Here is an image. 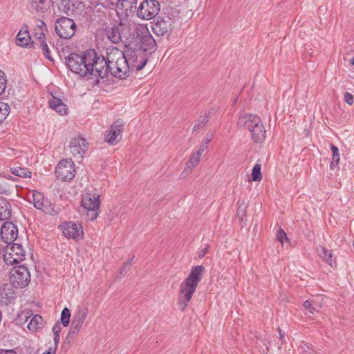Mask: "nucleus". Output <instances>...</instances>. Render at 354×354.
<instances>
[{
	"mask_svg": "<svg viewBox=\"0 0 354 354\" xmlns=\"http://www.w3.org/2000/svg\"><path fill=\"white\" fill-rule=\"evenodd\" d=\"M319 256L322 258L327 264L331 268H335L337 266V263L335 259H333L331 251L327 250L324 247H320L317 250Z\"/></svg>",
	"mask_w": 354,
	"mask_h": 354,
	"instance_id": "obj_25",
	"label": "nucleus"
},
{
	"mask_svg": "<svg viewBox=\"0 0 354 354\" xmlns=\"http://www.w3.org/2000/svg\"><path fill=\"white\" fill-rule=\"evenodd\" d=\"M351 62L353 65H354V57L351 59Z\"/></svg>",
	"mask_w": 354,
	"mask_h": 354,
	"instance_id": "obj_52",
	"label": "nucleus"
},
{
	"mask_svg": "<svg viewBox=\"0 0 354 354\" xmlns=\"http://www.w3.org/2000/svg\"><path fill=\"white\" fill-rule=\"evenodd\" d=\"M176 26L174 21H171L168 18H161L152 26V30L154 34L158 36H164L169 35Z\"/></svg>",
	"mask_w": 354,
	"mask_h": 354,
	"instance_id": "obj_19",
	"label": "nucleus"
},
{
	"mask_svg": "<svg viewBox=\"0 0 354 354\" xmlns=\"http://www.w3.org/2000/svg\"><path fill=\"white\" fill-rule=\"evenodd\" d=\"M123 127V122L120 120H117L111 125L110 129L106 131L105 134V140L111 145H115L121 138V133Z\"/></svg>",
	"mask_w": 354,
	"mask_h": 354,
	"instance_id": "obj_20",
	"label": "nucleus"
},
{
	"mask_svg": "<svg viewBox=\"0 0 354 354\" xmlns=\"http://www.w3.org/2000/svg\"><path fill=\"white\" fill-rule=\"evenodd\" d=\"M94 56L93 60L89 64L88 75L104 78L109 73L107 56L105 58L104 56L98 55L95 50Z\"/></svg>",
	"mask_w": 354,
	"mask_h": 354,
	"instance_id": "obj_7",
	"label": "nucleus"
},
{
	"mask_svg": "<svg viewBox=\"0 0 354 354\" xmlns=\"http://www.w3.org/2000/svg\"><path fill=\"white\" fill-rule=\"evenodd\" d=\"M202 153L203 152L198 150L192 154L189 160L186 164L185 167L180 174L181 177H186L189 174L191 173L193 169L198 164L201 158Z\"/></svg>",
	"mask_w": 354,
	"mask_h": 354,
	"instance_id": "obj_24",
	"label": "nucleus"
},
{
	"mask_svg": "<svg viewBox=\"0 0 354 354\" xmlns=\"http://www.w3.org/2000/svg\"><path fill=\"white\" fill-rule=\"evenodd\" d=\"M107 39L113 44H118L121 41V35L119 28L113 26L106 30Z\"/></svg>",
	"mask_w": 354,
	"mask_h": 354,
	"instance_id": "obj_27",
	"label": "nucleus"
},
{
	"mask_svg": "<svg viewBox=\"0 0 354 354\" xmlns=\"http://www.w3.org/2000/svg\"><path fill=\"white\" fill-rule=\"evenodd\" d=\"M71 311L68 308H64L61 313V322L64 327L69 325L71 320Z\"/></svg>",
	"mask_w": 354,
	"mask_h": 354,
	"instance_id": "obj_38",
	"label": "nucleus"
},
{
	"mask_svg": "<svg viewBox=\"0 0 354 354\" xmlns=\"http://www.w3.org/2000/svg\"><path fill=\"white\" fill-rule=\"evenodd\" d=\"M42 354H56L55 348H49L48 351L43 353Z\"/></svg>",
	"mask_w": 354,
	"mask_h": 354,
	"instance_id": "obj_49",
	"label": "nucleus"
},
{
	"mask_svg": "<svg viewBox=\"0 0 354 354\" xmlns=\"http://www.w3.org/2000/svg\"><path fill=\"white\" fill-rule=\"evenodd\" d=\"M107 59L109 73L112 75L124 79L130 75V66L124 52L115 47L108 48Z\"/></svg>",
	"mask_w": 354,
	"mask_h": 354,
	"instance_id": "obj_2",
	"label": "nucleus"
},
{
	"mask_svg": "<svg viewBox=\"0 0 354 354\" xmlns=\"http://www.w3.org/2000/svg\"><path fill=\"white\" fill-rule=\"evenodd\" d=\"M210 118V112L205 111L196 121L195 125L193 127V131H196L198 129L205 127V125L208 122Z\"/></svg>",
	"mask_w": 354,
	"mask_h": 354,
	"instance_id": "obj_30",
	"label": "nucleus"
},
{
	"mask_svg": "<svg viewBox=\"0 0 354 354\" xmlns=\"http://www.w3.org/2000/svg\"><path fill=\"white\" fill-rule=\"evenodd\" d=\"M207 248H205L204 249H203L198 254V257L199 258H203V257H205V255L207 254Z\"/></svg>",
	"mask_w": 354,
	"mask_h": 354,
	"instance_id": "obj_48",
	"label": "nucleus"
},
{
	"mask_svg": "<svg viewBox=\"0 0 354 354\" xmlns=\"http://www.w3.org/2000/svg\"><path fill=\"white\" fill-rule=\"evenodd\" d=\"M330 149L333 151V158L332 161L330 164V167L331 169H333L339 164L340 156L339 153V149L336 146L331 144Z\"/></svg>",
	"mask_w": 354,
	"mask_h": 354,
	"instance_id": "obj_33",
	"label": "nucleus"
},
{
	"mask_svg": "<svg viewBox=\"0 0 354 354\" xmlns=\"http://www.w3.org/2000/svg\"><path fill=\"white\" fill-rule=\"evenodd\" d=\"M10 280L15 287L24 288L29 283L30 274L27 268L20 266L12 269Z\"/></svg>",
	"mask_w": 354,
	"mask_h": 354,
	"instance_id": "obj_14",
	"label": "nucleus"
},
{
	"mask_svg": "<svg viewBox=\"0 0 354 354\" xmlns=\"http://www.w3.org/2000/svg\"><path fill=\"white\" fill-rule=\"evenodd\" d=\"M31 37L29 35V32L27 30V27H26V30L24 31L20 30L17 35V44L20 46H26Z\"/></svg>",
	"mask_w": 354,
	"mask_h": 354,
	"instance_id": "obj_29",
	"label": "nucleus"
},
{
	"mask_svg": "<svg viewBox=\"0 0 354 354\" xmlns=\"http://www.w3.org/2000/svg\"><path fill=\"white\" fill-rule=\"evenodd\" d=\"M240 129H246L251 133V139L255 143H262L266 138V131L261 118L257 115H241L237 121Z\"/></svg>",
	"mask_w": 354,
	"mask_h": 354,
	"instance_id": "obj_3",
	"label": "nucleus"
},
{
	"mask_svg": "<svg viewBox=\"0 0 354 354\" xmlns=\"http://www.w3.org/2000/svg\"><path fill=\"white\" fill-rule=\"evenodd\" d=\"M261 166L259 164H256L252 171V178L254 181H260L262 178L261 172Z\"/></svg>",
	"mask_w": 354,
	"mask_h": 354,
	"instance_id": "obj_39",
	"label": "nucleus"
},
{
	"mask_svg": "<svg viewBox=\"0 0 354 354\" xmlns=\"http://www.w3.org/2000/svg\"><path fill=\"white\" fill-rule=\"evenodd\" d=\"M70 5L71 2L70 0H62V2L59 5V9L64 12L68 15L70 11Z\"/></svg>",
	"mask_w": 354,
	"mask_h": 354,
	"instance_id": "obj_41",
	"label": "nucleus"
},
{
	"mask_svg": "<svg viewBox=\"0 0 354 354\" xmlns=\"http://www.w3.org/2000/svg\"><path fill=\"white\" fill-rule=\"evenodd\" d=\"M55 30L60 38L68 39L75 35L77 26L73 19L63 17L55 21Z\"/></svg>",
	"mask_w": 354,
	"mask_h": 354,
	"instance_id": "obj_10",
	"label": "nucleus"
},
{
	"mask_svg": "<svg viewBox=\"0 0 354 354\" xmlns=\"http://www.w3.org/2000/svg\"><path fill=\"white\" fill-rule=\"evenodd\" d=\"M60 331H61V327H60V325L59 324H56L53 327V334H59L60 333Z\"/></svg>",
	"mask_w": 354,
	"mask_h": 354,
	"instance_id": "obj_47",
	"label": "nucleus"
},
{
	"mask_svg": "<svg viewBox=\"0 0 354 354\" xmlns=\"http://www.w3.org/2000/svg\"><path fill=\"white\" fill-rule=\"evenodd\" d=\"M88 144L86 140L80 136H77L71 138L69 142L68 149L73 156L82 158L87 151Z\"/></svg>",
	"mask_w": 354,
	"mask_h": 354,
	"instance_id": "obj_18",
	"label": "nucleus"
},
{
	"mask_svg": "<svg viewBox=\"0 0 354 354\" xmlns=\"http://www.w3.org/2000/svg\"><path fill=\"white\" fill-rule=\"evenodd\" d=\"M26 251L19 243H8L5 248L3 259L7 264L13 265L24 260Z\"/></svg>",
	"mask_w": 354,
	"mask_h": 354,
	"instance_id": "obj_9",
	"label": "nucleus"
},
{
	"mask_svg": "<svg viewBox=\"0 0 354 354\" xmlns=\"http://www.w3.org/2000/svg\"><path fill=\"white\" fill-rule=\"evenodd\" d=\"M10 171L12 174L21 178H30L32 174L27 168L19 166L11 167Z\"/></svg>",
	"mask_w": 354,
	"mask_h": 354,
	"instance_id": "obj_32",
	"label": "nucleus"
},
{
	"mask_svg": "<svg viewBox=\"0 0 354 354\" xmlns=\"http://www.w3.org/2000/svg\"><path fill=\"white\" fill-rule=\"evenodd\" d=\"M7 76L6 73L0 69V95L6 90L7 86Z\"/></svg>",
	"mask_w": 354,
	"mask_h": 354,
	"instance_id": "obj_40",
	"label": "nucleus"
},
{
	"mask_svg": "<svg viewBox=\"0 0 354 354\" xmlns=\"http://www.w3.org/2000/svg\"><path fill=\"white\" fill-rule=\"evenodd\" d=\"M212 138V135L209 136V134H207V137L203 140L202 144L199 147L198 150L201 152H203L205 149H207Z\"/></svg>",
	"mask_w": 354,
	"mask_h": 354,
	"instance_id": "obj_42",
	"label": "nucleus"
},
{
	"mask_svg": "<svg viewBox=\"0 0 354 354\" xmlns=\"http://www.w3.org/2000/svg\"><path fill=\"white\" fill-rule=\"evenodd\" d=\"M132 35L136 45L139 48L137 50H142L144 53H148L149 54L156 50V42L147 26L137 24Z\"/></svg>",
	"mask_w": 354,
	"mask_h": 354,
	"instance_id": "obj_5",
	"label": "nucleus"
},
{
	"mask_svg": "<svg viewBox=\"0 0 354 354\" xmlns=\"http://www.w3.org/2000/svg\"><path fill=\"white\" fill-rule=\"evenodd\" d=\"M16 298L15 292L12 286L4 284L0 287V304L2 306H8Z\"/></svg>",
	"mask_w": 354,
	"mask_h": 354,
	"instance_id": "obj_23",
	"label": "nucleus"
},
{
	"mask_svg": "<svg viewBox=\"0 0 354 354\" xmlns=\"http://www.w3.org/2000/svg\"><path fill=\"white\" fill-rule=\"evenodd\" d=\"M10 205L3 198L0 199V220H6L10 216Z\"/></svg>",
	"mask_w": 354,
	"mask_h": 354,
	"instance_id": "obj_28",
	"label": "nucleus"
},
{
	"mask_svg": "<svg viewBox=\"0 0 354 354\" xmlns=\"http://www.w3.org/2000/svg\"><path fill=\"white\" fill-rule=\"evenodd\" d=\"M204 272L205 268L203 266H194L180 283L178 302L181 310L184 311L188 307Z\"/></svg>",
	"mask_w": 354,
	"mask_h": 354,
	"instance_id": "obj_1",
	"label": "nucleus"
},
{
	"mask_svg": "<svg viewBox=\"0 0 354 354\" xmlns=\"http://www.w3.org/2000/svg\"><path fill=\"white\" fill-rule=\"evenodd\" d=\"M160 10L157 0H144L136 10V16L142 20H150L156 17Z\"/></svg>",
	"mask_w": 354,
	"mask_h": 354,
	"instance_id": "obj_6",
	"label": "nucleus"
},
{
	"mask_svg": "<svg viewBox=\"0 0 354 354\" xmlns=\"http://www.w3.org/2000/svg\"><path fill=\"white\" fill-rule=\"evenodd\" d=\"M42 317L39 315H35L29 322L28 328L30 330H35L37 328H40L41 325Z\"/></svg>",
	"mask_w": 354,
	"mask_h": 354,
	"instance_id": "obj_36",
	"label": "nucleus"
},
{
	"mask_svg": "<svg viewBox=\"0 0 354 354\" xmlns=\"http://www.w3.org/2000/svg\"><path fill=\"white\" fill-rule=\"evenodd\" d=\"M75 174V165L71 160H61L55 168L57 178L63 181L71 180Z\"/></svg>",
	"mask_w": 354,
	"mask_h": 354,
	"instance_id": "obj_17",
	"label": "nucleus"
},
{
	"mask_svg": "<svg viewBox=\"0 0 354 354\" xmlns=\"http://www.w3.org/2000/svg\"><path fill=\"white\" fill-rule=\"evenodd\" d=\"M30 5L38 12H44L48 8V0H30Z\"/></svg>",
	"mask_w": 354,
	"mask_h": 354,
	"instance_id": "obj_31",
	"label": "nucleus"
},
{
	"mask_svg": "<svg viewBox=\"0 0 354 354\" xmlns=\"http://www.w3.org/2000/svg\"><path fill=\"white\" fill-rule=\"evenodd\" d=\"M49 106L56 112L63 115L67 113V106L59 98L52 97L48 102Z\"/></svg>",
	"mask_w": 354,
	"mask_h": 354,
	"instance_id": "obj_26",
	"label": "nucleus"
},
{
	"mask_svg": "<svg viewBox=\"0 0 354 354\" xmlns=\"http://www.w3.org/2000/svg\"><path fill=\"white\" fill-rule=\"evenodd\" d=\"M277 240L279 242H281V244L283 243V241L284 240H286V241L288 240V237H287L286 233L281 227H279L278 231H277Z\"/></svg>",
	"mask_w": 354,
	"mask_h": 354,
	"instance_id": "obj_43",
	"label": "nucleus"
},
{
	"mask_svg": "<svg viewBox=\"0 0 354 354\" xmlns=\"http://www.w3.org/2000/svg\"><path fill=\"white\" fill-rule=\"evenodd\" d=\"M0 354H17V353L12 350H9V351H2L0 352Z\"/></svg>",
	"mask_w": 354,
	"mask_h": 354,
	"instance_id": "obj_50",
	"label": "nucleus"
},
{
	"mask_svg": "<svg viewBox=\"0 0 354 354\" xmlns=\"http://www.w3.org/2000/svg\"><path fill=\"white\" fill-rule=\"evenodd\" d=\"M127 57L128 64L130 66L131 71H140L146 65L148 58L146 53H144L142 50H131L128 49L125 52Z\"/></svg>",
	"mask_w": 354,
	"mask_h": 354,
	"instance_id": "obj_12",
	"label": "nucleus"
},
{
	"mask_svg": "<svg viewBox=\"0 0 354 354\" xmlns=\"http://www.w3.org/2000/svg\"><path fill=\"white\" fill-rule=\"evenodd\" d=\"M94 57V50L89 49L81 55L71 53L66 58V64L73 73L84 77L88 75L89 64Z\"/></svg>",
	"mask_w": 354,
	"mask_h": 354,
	"instance_id": "obj_4",
	"label": "nucleus"
},
{
	"mask_svg": "<svg viewBox=\"0 0 354 354\" xmlns=\"http://www.w3.org/2000/svg\"><path fill=\"white\" fill-rule=\"evenodd\" d=\"M278 331H279V334L280 336V339H282V337H283V335L281 333V330L280 328H278Z\"/></svg>",
	"mask_w": 354,
	"mask_h": 354,
	"instance_id": "obj_51",
	"label": "nucleus"
},
{
	"mask_svg": "<svg viewBox=\"0 0 354 354\" xmlns=\"http://www.w3.org/2000/svg\"><path fill=\"white\" fill-rule=\"evenodd\" d=\"M10 108L8 104L0 102V123L6 120L10 113Z\"/></svg>",
	"mask_w": 354,
	"mask_h": 354,
	"instance_id": "obj_37",
	"label": "nucleus"
},
{
	"mask_svg": "<svg viewBox=\"0 0 354 354\" xmlns=\"http://www.w3.org/2000/svg\"><path fill=\"white\" fill-rule=\"evenodd\" d=\"M30 201H32L34 207L46 214L53 215L56 213L50 201L43 194L37 191H32L29 196Z\"/></svg>",
	"mask_w": 354,
	"mask_h": 354,
	"instance_id": "obj_15",
	"label": "nucleus"
},
{
	"mask_svg": "<svg viewBox=\"0 0 354 354\" xmlns=\"http://www.w3.org/2000/svg\"><path fill=\"white\" fill-rule=\"evenodd\" d=\"M344 100L348 104H349V105L353 104L354 97L351 93H350L348 92H346V93H344Z\"/></svg>",
	"mask_w": 354,
	"mask_h": 354,
	"instance_id": "obj_45",
	"label": "nucleus"
},
{
	"mask_svg": "<svg viewBox=\"0 0 354 354\" xmlns=\"http://www.w3.org/2000/svg\"><path fill=\"white\" fill-rule=\"evenodd\" d=\"M44 30H46V25L41 20L36 21V26L33 30V43L43 51L44 55L48 59L53 60L50 55V49L44 39Z\"/></svg>",
	"mask_w": 354,
	"mask_h": 354,
	"instance_id": "obj_11",
	"label": "nucleus"
},
{
	"mask_svg": "<svg viewBox=\"0 0 354 354\" xmlns=\"http://www.w3.org/2000/svg\"><path fill=\"white\" fill-rule=\"evenodd\" d=\"M64 235L68 239H76L83 236V230L80 224L73 222L65 223L62 226Z\"/></svg>",
	"mask_w": 354,
	"mask_h": 354,
	"instance_id": "obj_22",
	"label": "nucleus"
},
{
	"mask_svg": "<svg viewBox=\"0 0 354 354\" xmlns=\"http://www.w3.org/2000/svg\"><path fill=\"white\" fill-rule=\"evenodd\" d=\"M88 314V310L85 308H79L74 313L71 328L68 332L66 339L68 341L73 339L82 328Z\"/></svg>",
	"mask_w": 354,
	"mask_h": 354,
	"instance_id": "obj_16",
	"label": "nucleus"
},
{
	"mask_svg": "<svg viewBox=\"0 0 354 354\" xmlns=\"http://www.w3.org/2000/svg\"><path fill=\"white\" fill-rule=\"evenodd\" d=\"M133 259L134 257H132L131 258H130L126 262L124 263L122 267L120 268V270L121 274L127 272V270L129 269L133 263Z\"/></svg>",
	"mask_w": 354,
	"mask_h": 354,
	"instance_id": "obj_44",
	"label": "nucleus"
},
{
	"mask_svg": "<svg viewBox=\"0 0 354 354\" xmlns=\"http://www.w3.org/2000/svg\"><path fill=\"white\" fill-rule=\"evenodd\" d=\"M303 306L312 315H313L315 312H318L319 309L321 308L319 304H315L311 300L305 301L303 304Z\"/></svg>",
	"mask_w": 354,
	"mask_h": 354,
	"instance_id": "obj_35",
	"label": "nucleus"
},
{
	"mask_svg": "<svg viewBox=\"0 0 354 354\" xmlns=\"http://www.w3.org/2000/svg\"><path fill=\"white\" fill-rule=\"evenodd\" d=\"M18 235L17 227L11 222H6L1 227V236L2 240L6 243L15 241Z\"/></svg>",
	"mask_w": 354,
	"mask_h": 354,
	"instance_id": "obj_21",
	"label": "nucleus"
},
{
	"mask_svg": "<svg viewBox=\"0 0 354 354\" xmlns=\"http://www.w3.org/2000/svg\"><path fill=\"white\" fill-rule=\"evenodd\" d=\"M165 18H168L171 21H174V26H176L180 22V12L178 10L174 8H170L167 15L164 17Z\"/></svg>",
	"mask_w": 354,
	"mask_h": 354,
	"instance_id": "obj_34",
	"label": "nucleus"
},
{
	"mask_svg": "<svg viewBox=\"0 0 354 354\" xmlns=\"http://www.w3.org/2000/svg\"><path fill=\"white\" fill-rule=\"evenodd\" d=\"M53 340H54V343H55V350L57 349V346H58V344L59 342V334H53Z\"/></svg>",
	"mask_w": 354,
	"mask_h": 354,
	"instance_id": "obj_46",
	"label": "nucleus"
},
{
	"mask_svg": "<svg viewBox=\"0 0 354 354\" xmlns=\"http://www.w3.org/2000/svg\"><path fill=\"white\" fill-rule=\"evenodd\" d=\"M100 195L98 194L86 193L82 200V205L86 211L87 219L93 221L98 215L100 207Z\"/></svg>",
	"mask_w": 354,
	"mask_h": 354,
	"instance_id": "obj_8",
	"label": "nucleus"
},
{
	"mask_svg": "<svg viewBox=\"0 0 354 354\" xmlns=\"http://www.w3.org/2000/svg\"><path fill=\"white\" fill-rule=\"evenodd\" d=\"M138 0H118L115 10L120 18V24L124 25L125 21L132 15L136 10Z\"/></svg>",
	"mask_w": 354,
	"mask_h": 354,
	"instance_id": "obj_13",
	"label": "nucleus"
}]
</instances>
